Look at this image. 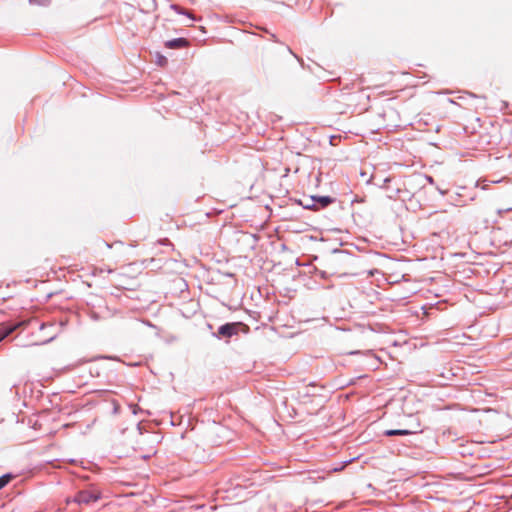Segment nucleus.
<instances>
[{"label": "nucleus", "mask_w": 512, "mask_h": 512, "mask_svg": "<svg viewBox=\"0 0 512 512\" xmlns=\"http://www.w3.org/2000/svg\"><path fill=\"white\" fill-rule=\"evenodd\" d=\"M52 326H53V324H49V327H52ZM46 327H48V325L43 323V324H41L40 329H45Z\"/></svg>", "instance_id": "nucleus-15"}, {"label": "nucleus", "mask_w": 512, "mask_h": 512, "mask_svg": "<svg viewBox=\"0 0 512 512\" xmlns=\"http://www.w3.org/2000/svg\"><path fill=\"white\" fill-rule=\"evenodd\" d=\"M426 178H427L428 182L433 183V178L431 176H427Z\"/></svg>", "instance_id": "nucleus-17"}, {"label": "nucleus", "mask_w": 512, "mask_h": 512, "mask_svg": "<svg viewBox=\"0 0 512 512\" xmlns=\"http://www.w3.org/2000/svg\"><path fill=\"white\" fill-rule=\"evenodd\" d=\"M29 2L34 5L47 6L50 3V0H29Z\"/></svg>", "instance_id": "nucleus-9"}, {"label": "nucleus", "mask_w": 512, "mask_h": 512, "mask_svg": "<svg viewBox=\"0 0 512 512\" xmlns=\"http://www.w3.org/2000/svg\"><path fill=\"white\" fill-rule=\"evenodd\" d=\"M308 201L311 202L310 210H320L333 204L336 199L331 196L313 195L308 198Z\"/></svg>", "instance_id": "nucleus-3"}, {"label": "nucleus", "mask_w": 512, "mask_h": 512, "mask_svg": "<svg viewBox=\"0 0 512 512\" xmlns=\"http://www.w3.org/2000/svg\"><path fill=\"white\" fill-rule=\"evenodd\" d=\"M21 323L5 324L0 327V342L12 334Z\"/></svg>", "instance_id": "nucleus-6"}, {"label": "nucleus", "mask_w": 512, "mask_h": 512, "mask_svg": "<svg viewBox=\"0 0 512 512\" xmlns=\"http://www.w3.org/2000/svg\"><path fill=\"white\" fill-rule=\"evenodd\" d=\"M100 499V493L95 490H80L76 493L71 502L77 503L78 505H89L97 502ZM70 503V500H68Z\"/></svg>", "instance_id": "nucleus-2"}, {"label": "nucleus", "mask_w": 512, "mask_h": 512, "mask_svg": "<svg viewBox=\"0 0 512 512\" xmlns=\"http://www.w3.org/2000/svg\"><path fill=\"white\" fill-rule=\"evenodd\" d=\"M166 63H167V59L164 56L160 55L158 57V64L161 65V66H164Z\"/></svg>", "instance_id": "nucleus-12"}, {"label": "nucleus", "mask_w": 512, "mask_h": 512, "mask_svg": "<svg viewBox=\"0 0 512 512\" xmlns=\"http://www.w3.org/2000/svg\"><path fill=\"white\" fill-rule=\"evenodd\" d=\"M172 9H173L174 11H176L178 14L187 15V16H188L189 18H191L192 20H195V18H194V17H192L188 11L184 10L183 8H181V7H180V6H178V5H172Z\"/></svg>", "instance_id": "nucleus-8"}, {"label": "nucleus", "mask_w": 512, "mask_h": 512, "mask_svg": "<svg viewBox=\"0 0 512 512\" xmlns=\"http://www.w3.org/2000/svg\"><path fill=\"white\" fill-rule=\"evenodd\" d=\"M422 430L420 429V423L418 422L415 427L412 429H390L386 430L384 432L385 436L392 437V436H407L415 433H421Z\"/></svg>", "instance_id": "nucleus-4"}, {"label": "nucleus", "mask_w": 512, "mask_h": 512, "mask_svg": "<svg viewBox=\"0 0 512 512\" xmlns=\"http://www.w3.org/2000/svg\"><path fill=\"white\" fill-rule=\"evenodd\" d=\"M242 327H247L242 322H228L223 325H221L217 332L214 333V336L221 339V338H231L234 335H237Z\"/></svg>", "instance_id": "nucleus-1"}, {"label": "nucleus", "mask_w": 512, "mask_h": 512, "mask_svg": "<svg viewBox=\"0 0 512 512\" xmlns=\"http://www.w3.org/2000/svg\"><path fill=\"white\" fill-rule=\"evenodd\" d=\"M55 338V335L50 336L47 340H45L43 343H48L52 341Z\"/></svg>", "instance_id": "nucleus-14"}, {"label": "nucleus", "mask_w": 512, "mask_h": 512, "mask_svg": "<svg viewBox=\"0 0 512 512\" xmlns=\"http://www.w3.org/2000/svg\"><path fill=\"white\" fill-rule=\"evenodd\" d=\"M112 404H113V414H118L119 410H120L119 403L117 401L113 400Z\"/></svg>", "instance_id": "nucleus-11"}, {"label": "nucleus", "mask_w": 512, "mask_h": 512, "mask_svg": "<svg viewBox=\"0 0 512 512\" xmlns=\"http://www.w3.org/2000/svg\"><path fill=\"white\" fill-rule=\"evenodd\" d=\"M188 46L189 41L183 37L171 39L165 42V47L169 49H182Z\"/></svg>", "instance_id": "nucleus-5"}, {"label": "nucleus", "mask_w": 512, "mask_h": 512, "mask_svg": "<svg viewBox=\"0 0 512 512\" xmlns=\"http://www.w3.org/2000/svg\"><path fill=\"white\" fill-rule=\"evenodd\" d=\"M13 477L14 476L11 473L0 476V490L4 488L13 479Z\"/></svg>", "instance_id": "nucleus-7"}, {"label": "nucleus", "mask_w": 512, "mask_h": 512, "mask_svg": "<svg viewBox=\"0 0 512 512\" xmlns=\"http://www.w3.org/2000/svg\"><path fill=\"white\" fill-rule=\"evenodd\" d=\"M361 351L357 350V351H351L349 354L351 355H356V354H360Z\"/></svg>", "instance_id": "nucleus-16"}, {"label": "nucleus", "mask_w": 512, "mask_h": 512, "mask_svg": "<svg viewBox=\"0 0 512 512\" xmlns=\"http://www.w3.org/2000/svg\"><path fill=\"white\" fill-rule=\"evenodd\" d=\"M301 204H302V206H303L305 209L310 210L309 206L311 205V202H309V201H308V198H307V199H305V201H304V202H302V201H301Z\"/></svg>", "instance_id": "nucleus-13"}, {"label": "nucleus", "mask_w": 512, "mask_h": 512, "mask_svg": "<svg viewBox=\"0 0 512 512\" xmlns=\"http://www.w3.org/2000/svg\"><path fill=\"white\" fill-rule=\"evenodd\" d=\"M365 355L369 356L371 358V360L373 361L372 366L377 365V363L379 362V359L374 354H372L370 351H367Z\"/></svg>", "instance_id": "nucleus-10"}]
</instances>
